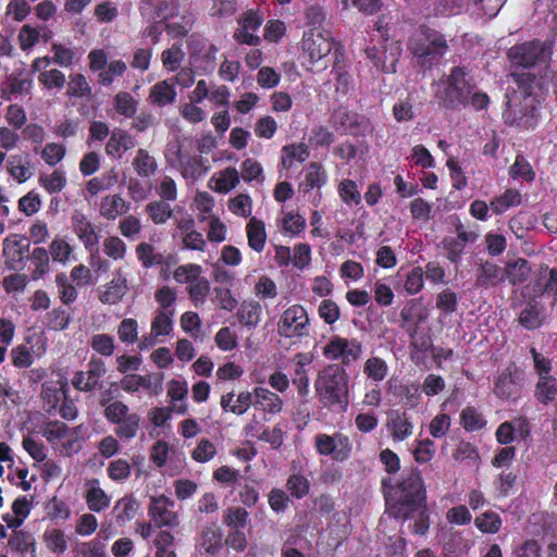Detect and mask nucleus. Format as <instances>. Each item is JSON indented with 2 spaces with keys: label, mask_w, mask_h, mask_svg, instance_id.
Returning a JSON list of instances; mask_svg holds the SVG:
<instances>
[{
  "label": "nucleus",
  "mask_w": 557,
  "mask_h": 557,
  "mask_svg": "<svg viewBox=\"0 0 557 557\" xmlns=\"http://www.w3.org/2000/svg\"><path fill=\"white\" fill-rule=\"evenodd\" d=\"M8 545L12 552L20 554L22 557H37L35 539L26 531H13Z\"/></svg>",
  "instance_id": "nucleus-32"
},
{
  "label": "nucleus",
  "mask_w": 557,
  "mask_h": 557,
  "mask_svg": "<svg viewBox=\"0 0 557 557\" xmlns=\"http://www.w3.org/2000/svg\"><path fill=\"white\" fill-rule=\"evenodd\" d=\"M89 510L100 512L110 506L111 498L100 486H91L85 496Z\"/></svg>",
  "instance_id": "nucleus-52"
},
{
  "label": "nucleus",
  "mask_w": 557,
  "mask_h": 557,
  "mask_svg": "<svg viewBox=\"0 0 557 557\" xmlns=\"http://www.w3.org/2000/svg\"><path fill=\"white\" fill-rule=\"evenodd\" d=\"M362 354V345L356 339L333 336L323 347V356L329 360H341L342 367L357 361Z\"/></svg>",
  "instance_id": "nucleus-10"
},
{
  "label": "nucleus",
  "mask_w": 557,
  "mask_h": 557,
  "mask_svg": "<svg viewBox=\"0 0 557 557\" xmlns=\"http://www.w3.org/2000/svg\"><path fill=\"white\" fill-rule=\"evenodd\" d=\"M187 47L190 64L198 73L206 75L215 70L219 49L209 39L199 34H193L187 39Z\"/></svg>",
  "instance_id": "nucleus-6"
},
{
  "label": "nucleus",
  "mask_w": 557,
  "mask_h": 557,
  "mask_svg": "<svg viewBox=\"0 0 557 557\" xmlns=\"http://www.w3.org/2000/svg\"><path fill=\"white\" fill-rule=\"evenodd\" d=\"M249 520L248 511L243 507H230L223 516V522L232 530L244 529Z\"/></svg>",
  "instance_id": "nucleus-56"
},
{
  "label": "nucleus",
  "mask_w": 557,
  "mask_h": 557,
  "mask_svg": "<svg viewBox=\"0 0 557 557\" xmlns=\"http://www.w3.org/2000/svg\"><path fill=\"white\" fill-rule=\"evenodd\" d=\"M127 280L121 273H117L100 292L99 300L106 305L117 304L127 293Z\"/></svg>",
  "instance_id": "nucleus-29"
},
{
  "label": "nucleus",
  "mask_w": 557,
  "mask_h": 557,
  "mask_svg": "<svg viewBox=\"0 0 557 557\" xmlns=\"http://www.w3.org/2000/svg\"><path fill=\"white\" fill-rule=\"evenodd\" d=\"M460 424L467 432H475L485 428L486 420L474 406H467L460 412Z\"/></svg>",
  "instance_id": "nucleus-43"
},
{
  "label": "nucleus",
  "mask_w": 557,
  "mask_h": 557,
  "mask_svg": "<svg viewBox=\"0 0 557 557\" xmlns=\"http://www.w3.org/2000/svg\"><path fill=\"white\" fill-rule=\"evenodd\" d=\"M363 373L369 380L381 382L388 374V366L381 357L372 356L366 360Z\"/></svg>",
  "instance_id": "nucleus-46"
},
{
  "label": "nucleus",
  "mask_w": 557,
  "mask_h": 557,
  "mask_svg": "<svg viewBox=\"0 0 557 557\" xmlns=\"http://www.w3.org/2000/svg\"><path fill=\"white\" fill-rule=\"evenodd\" d=\"M129 209L131 203L120 194H114L108 195L101 199L99 213L106 220L113 221L127 213Z\"/></svg>",
  "instance_id": "nucleus-27"
},
{
  "label": "nucleus",
  "mask_w": 557,
  "mask_h": 557,
  "mask_svg": "<svg viewBox=\"0 0 557 557\" xmlns=\"http://www.w3.org/2000/svg\"><path fill=\"white\" fill-rule=\"evenodd\" d=\"M7 170L18 183L26 182L32 175L29 171V162H23V158L18 154L11 156L8 159Z\"/></svg>",
  "instance_id": "nucleus-54"
},
{
  "label": "nucleus",
  "mask_w": 557,
  "mask_h": 557,
  "mask_svg": "<svg viewBox=\"0 0 557 557\" xmlns=\"http://www.w3.org/2000/svg\"><path fill=\"white\" fill-rule=\"evenodd\" d=\"M263 23V14L259 11L248 10L238 18L239 28L233 35L234 40L239 45L257 47L261 38L255 33Z\"/></svg>",
  "instance_id": "nucleus-13"
},
{
  "label": "nucleus",
  "mask_w": 557,
  "mask_h": 557,
  "mask_svg": "<svg viewBox=\"0 0 557 557\" xmlns=\"http://www.w3.org/2000/svg\"><path fill=\"white\" fill-rule=\"evenodd\" d=\"M334 45L331 34L319 29H310L309 33H305L302 38V49L313 63L326 57Z\"/></svg>",
  "instance_id": "nucleus-14"
},
{
  "label": "nucleus",
  "mask_w": 557,
  "mask_h": 557,
  "mask_svg": "<svg viewBox=\"0 0 557 557\" xmlns=\"http://www.w3.org/2000/svg\"><path fill=\"white\" fill-rule=\"evenodd\" d=\"M524 384L523 371L513 362L498 371L493 381L494 395L507 401H517L521 397Z\"/></svg>",
  "instance_id": "nucleus-5"
},
{
  "label": "nucleus",
  "mask_w": 557,
  "mask_h": 557,
  "mask_svg": "<svg viewBox=\"0 0 557 557\" xmlns=\"http://www.w3.org/2000/svg\"><path fill=\"white\" fill-rule=\"evenodd\" d=\"M223 531L216 523L203 525L196 537L195 547L200 555L214 557L223 549Z\"/></svg>",
  "instance_id": "nucleus-16"
},
{
  "label": "nucleus",
  "mask_w": 557,
  "mask_h": 557,
  "mask_svg": "<svg viewBox=\"0 0 557 557\" xmlns=\"http://www.w3.org/2000/svg\"><path fill=\"white\" fill-rule=\"evenodd\" d=\"M364 52L377 71L388 74L396 72V66L401 55V48L397 42H387L385 40L379 46L367 47Z\"/></svg>",
  "instance_id": "nucleus-11"
},
{
  "label": "nucleus",
  "mask_w": 557,
  "mask_h": 557,
  "mask_svg": "<svg viewBox=\"0 0 557 557\" xmlns=\"http://www.w3.org/2000/svg\"><path fill=\"white\" fill-rule=\"evenodd\" d=\"M246 233L249 247L257 252H261L267 240L264 222L252 216L246 225Z\"/></svg>",
  "instance_id": "nucleus-34"
},
{
  "label": "nucleus",
  "mask_w": 557,
  "mask_h": 557,
  "mask_svg": "<svg viewBox=\"0 0 557 557\" xmlns=\"http://www.w3.org/2000/svg\"><path fill=\"white\" fill-rule=\"evenodd\" d=\"M140 416L136 412L128 413L125 418L121 419L114 430L115 435L121 441H131L137 436L140 429Z\"/></svg>",
  "instance_id": "nucleus-40"
},
{
  "label": "nucleus",
  "mask_w": 557,
  "mask_h": 557,
  "mask_svg": "<svg viewBox=\"0 0 557 557\" xmlns=\"http://www.w3.org/2000/svg\"><path fill=\"white\" fill-rule=\"evenodd\" d=\"M180 170L184 178L198 181L207 174L209 166L207 165V160L202 157L193 156L181 160Z\"/></svg>",
  "instance_id": "nucleus-36"
},
{
  "label": "nucleus",
  "mask_w": 557,
  "mask_h": 557,
  "mask_svg": "<svg viewBox=\"0 0 557 557\" xmlns=\"http://www.w3.org/2000/svg\"><path fill=\"white\" fill-rule=\"evenodd\" d=\"M174 535L170 531H160L153 541L156 557H177L174 550Z\"/></svg>",
  "instance_id": "nucleus-57"
},
{
  "label": "nucleus",
  "mask_w": 557,
  "mask_h": 557,
  "mask_svg": "<svg viewBox=\"0 0 557 557\" xmlns=\"http://www.w3.org/2000/svg\"><path fill=\"white\" fill-rule=\"evenodd\" d=\"M546 320V308L539 299V295L529 297L519 311L517 322L528 331L541 329Z\"/></svg>",
  "instance_id": "nucleus-15"
},
{
  "label": "nucleus",
  "mask_w": 557,
  "mask_h": 557,
  "mask_svg": "<svg viewBox=\"0 0 557 557\" xmlns=\"http://www.w3.org/2000/svg\"><path fill=\"white\" fill-rule=\"evenodd\" d=\"M106 374L104 361L92 357L86 371H77L72 377V385L79 392H92L99 386L100 379Z\"/></svg>",
  "instance_id": "nucleus-17"
},
{
  "label": "nucleus",
  "mask_w": 557,
  "mask_h": 557,
  "mask_svg": "<svg viewBox=\"0 0 557 557\" xmlns=\"http://www.w3.org/2000/svg\"><path fill=\"white\" fill-rule=\"evenodd\" d=\"M315 450L320 456L331 457L334 461L347 460L352 451L349 437L341 432L332 435L319 433L314 436Z\"/></svg>",
  "instance_id": "nucleus-8"
},
{
  "label": "nucleus",
  "mask_w": 557,
  "mask_h": 557,
  "mask_svg": "<svg viewBox=\"0 0 557 557\" xmlns=\"http://www.w3.org/2000/svg\"><path fill=\"white\" fill-rule=\"evenodd\" d=\"M400 327L407 331L408 327H419L428 319L426 309L420 298L409 299L400 310Z\"/></svg>",
  "instance_id": "nucleus-24"
},
{
  "label": "nucleus",
  "mask_w": 557,
  "mask_h": 557,
  "mask_svg": "<svg viewBox=\"0 0 557 557\" xmlns=\"http://www.w3.org/2000/svg\"><path fill=\"white\" fill-rule=\"evenodd\" d=\"M256 409L271 414H278L283 410V400L274 392L265 387L257 386L253 388Z\"/></svg>",
  "instance_id": "nucleus-25"
},
{
  "label": "nucleus",
  "mask_w": 557,
  "mask_h": 557,
  "mask_svg": "<svg viewBox=\"0 0 557 557\" xmlns=\"http://www.w3.org/2000/svg\"><path fill=\"white\" fill-rule=\"evenodd\" d=\"M239 183V175L235 168L228 166L220 172L219 177L215 178L214 190L220 194H227L234 189Z\"/></svg>",
  "instance_id": "nucleus-58"
},
{
  "label": "nucleus",
  "mask_w": 557,
  "mask_h": 557,
  "mask_svg": "<svg viewBox=\"0 0 557 557\" xmlns=\"http://www.w3.org/2000/svg\"><path fill=\"white\" fill-rule=\"evenodd\" d=\"M185 53L182 49V45L173 44L171 48L165 49L161 53V62L165 70L175 72L181 67L184 61Z\"/></svg>",
  "instance_id": "nucleus-53"
},
{
  "label": "nucleus",
  "mask_w": 557,
  "mask_h": 557,
  "mask_svg": "<svg viewBox=\"0 0 557 557\" xmlns=\"http://www.w3.org/2000/svg\"><path fill=\"white\" fill-rule=\"evenodd\" d=\"M175 99L176 90L174 85L166 79L158 82L150 88L149 100L157 107L172 104Z\"/></svg>",
  "instance_id": "nucleus-33"
},
{
  "label": "nucleus",
  "mask_w": 557,
  "mask_h": 557,
  "mask_svg": "<svg viewBox=\"0 0 557 557\" xmlns=\"http://www.w3.org/2000/svg\"><path fill=\"white\" fill-rule=\"evenodd\" d=\"M309 317L301 305H293L285 309L277 323L281 337L293 338L309 335Z\"/></svg>",
  "instance_id": "nucleus-7"
},
{
  "label": "nucleus",
  "mask_w": 557,
  "mask_h": 557,
  "mask_svg": "<svg viewBox=\"0 0 557 557\" xmlns=\"http://www.w3.org/2000/svg\"><path fill=\"white\" fill-rule=\"evenodd\" d=\"M545 44L539 39L515 45L509 48L507 57L515 67L529 69L544 59Z\"/></svg>",
  "instance_id": "nucleus-12"
},
{
  "label": "nucleus",
  "mask_w": 557,
  "mask_h": 557,
  "mask_svg": "<svg viewBox=\"0 0 557 557\" xmlns=\"http://www.w3.org/2000/svg\"><path fill=\"white\" fill-rule=\"evenodd\" d=\"M338 194L343 202L346 205L359 206L361 203V194L357 183L352 180L345 178L338 185Z\"/></svg>",
  "instance_id": "nucleus-64"
},
{
  "label": "nucleus",
  "mask_w": 557,
  "mask_h": 557,
  "mask_svg": "<svg viewBox=\"0 0 557 557\" xmlns=\"http://www.w3.org/2000/svg\"><path fill=\"white\" fill-rule=\"evenodd\" d=\"M30 262L34 264V270L32 272L33 280H38L44 277L50 270V259L48 250L44 247H36L33 251L28 253V258Z\"/></svg>",
  "instance_id": "nucleus-41"
},
{
  "label": "nucleus",
  "mask_w": 557,
  "mask_h": 557,
  "mask_svg": "<svg viewBox=\"0 0 557 557\" xmlns=\"http://www.w3.org/2000/svg\"><path fill=\"white\" fill-rule=\"evenodd\" d=\"M71 221L73 231L83 243L85 249L90 253L97 252L99 236L87 215L79 210H75L72 214Z\"/></svg>",
  "instance_id": "nucleus-20"
},
{
  "label": "nucleus",
  "mask_w": 557,
  "mask_h": 557,
  "mask_svg": "<svg viewBox=\"0 0 557 557\" xmlns=\"http://www.w3.org/2000/svg\"><path fill=\"white\" fill-rule=\"evenodd\" d=\"M173 310L158 312L151 322V334L156 337L169 335L173 330Z\"/></svg>",
  "instance_id": "nucleus-60"
},
{
  "label": "nucleus",
  "mask_w": 557,
  "mask_h": 557,
  "mask_svg": "<svg viewBox=\"0 0 557 557\" xmlns=\"http://www.w3.org/2000/svg\"><path fill=\"white\" fill-rule=\"evenodd\" d=\"M407 48L423 67H432L448 52L446 37L440 30L420 25L409 37Z\"/></svg>",
  "instance_id": "nucleus-4"
},
{
  "label": "nucleus",
  "mask_w": 557,
  "mask_h": 557,
  "mask_svg": "<svg viewBox=\"0 0 557 557\" xmlns=\"http://www.w3.org/2000/svg\"><path fill=\"white\" fill-rule=\"evenodd\" d=\"M521 201V193L517 189L508 188L502 195L494 197L490 202V207L494 214L499 215L510 208L520 206Z\"/></svg>",
  "instance_id": "nucleus-35"
},
{
  "label": "nucleus",
  "mask_w": 557,
  "mask_h": 557,
  "mask_svg": "<svg viewBox=\"0 0 557 557\" xmlns=\"http://www.w3.org/2000/svg\"><path fill=\"white\" fill-rule=\"evenodd\" d=\"M533 292L539 296L546 295L552 299L550 306H557V268L542 265L540 276L533 283Z\"/></svg>",
  "instance_id": "nucleus-22"
},
{
  "label": "nucleus",
  "mask_w": 557,
  "mask_h": 557,
  "mask_svg": "<svg viewBox=\"0 0 557 557\" xmlns=\"http://www.w3.org/2000/svg\"><path fill=\"white\" fill-rule=\"evenodd\" d=\"M286 490L293 497L301 499L308 495L310 482L304 474L294 473L290 474L286 481Z\"/></svg>",
  "instance_id": "nucleus-62"
},
{
  "label": "nucleus",
  "mask_w": 557,
  "mask_h": 557,
  "mask_svg": "<svg viewBox=\"0 0 557 557\" xmlns=\"http://www.w3.org/2000/svg\"><path fill=\"white\" fill-rule=\"evenodd\" d=\"M66 95L70 98H85L91 96V87L85 75L81 73H74L70 75Z\"/></svg>",
  "instance_id": "nucleus-51"
},
{
  "label": "nucleus",
  "mask_w": 557,
  "mask_h": 557,
  "mask_svg": "<svg viewBox=\"0 0 557 557\" xmlns=\"http://www.w3.org/2000/svg\"><path fill=\"white\" fill-rule=\"evenodd\" d=\"M535 399L547 406L553 403L557 398V379L555 376H543L539 377L535 391H534Z\"/></svg>",
  "instance_id": "nucleus-37"
},
{
  "label": "nucleus",
  "mask_w": 557,
  "mask_h": 557,
  "mask_svg": "<svg viewBox=\"0 0 557 557\" xmlns=\"http://www.w3.org/2000/svg\"><path fill=\"white\" fill-rule=\"evenodd\" d=\"M134 146V139L128 132L115 128L110 134L106 145V153L113 158H121L124 151L132 149Z\"/></svg>",
  "instance_id": "nucleus-31"
},
{
  "label": "nucleus",
  "mask_w": 557,
  "mask_h": 557,
  "mask_svg": "<svg viewBox=\"0 0 557 557\" xmlns=\"http://www.w3.org/2000/svg\"><path fill=\"white\" fill-rule=\"evenodd\" d=\"M326 180V174L323 166L318 162H311L306 171L305 182L302 185L305 186V191H309L315 187L320 188Z\"/></svg>",
  "instance_id": "nucleus-59"
},
{
  "label": "nucleus",
  "mask_w": 557,
  "mask_h": 557,
  "mask_svg": "<svg viewBox=\"0 0 557 557\" xmlns=\"http://www.w3.org/2000/svg\"><path fill=\"white\" fill-rule=\"evenodd\" d=\"M136 256L146 269L154 265H161L164 261V256L154 251V247L148 243H140L136 247Z\"/></svg>",
  "instance_id": "nucleus-47"
},
{
  "label": "nucleus",
  "mask_w": 557,
  "mask_h": 557,
  "mask_svg": "<svg viewBox=\"0 0 557 557\" xmlns=\"http://www.w3.org/2000/svg\"><path fill=\"white\" fill-rule=\"evenodd\" d=\"M42 540L46 547L57 555H61L67 549V541L65 534L60 529L46 530L42 535Z\"/></svg>",
  "instance_id": "nucleus-49"
},
{
  "label": "nucleus",
  "mask_w": 557,
  "mask_h": 557,
  "mask_svg": "<svg viewBox=\"0 0 557 557\" xmlns=\"http://www.w3.org/2000/svg\"><path fill=\"white\" fill-rule=\"evenodd\" d=\"M39 184L48 194L52 195L60 193L65 187L66 177L62 171L55 170L51 174L40 175Z\"/></svg>",
  "instance_id": "nucleus-61"
},
{
  "label": "nucleus",
  "mask_w": 557,
  "mask_h": 557,
  "mask_svg": "<svg viewBox=\"0 0 557 557\" xmlns=\"http://www.w3.org/2000/svg\"><path fill=\"white\" fill-rule=\"evenodd\" d=\"M282 152V164L285 169H290L295 160L304 162L310 156V150L304 143L286 145L283 147Z\"/></svg>",
  "instance_id": "nucleus-42"
},
{
  "label": "nucleus",
  "mask_w": 557,
  "mask_h": 557,
  "mask_svg": "<svg viewBox=\"0 0 557 557\" xmlns=\"http://www.w3.org/2000/svg\"><path fill=\"white\" fill-rule=\"evenodd\" d=\"M138 509L139 503L136 498L133 495H125L115 503L113 513L117 522L124 523L134 519Z\"/></svg>",
  "instance_id": "nucleus-39"
},
{
  "label": "nucleus",
  "mask_w": 557,
  "mask_h": 557,
  "mask_svg": "<svg viewBox=\"0 0 557 557\" xmlns=\"http://www.w3.org/2000/svg\"><path fill=\"white\" fill-rule=\"evenodd\" d=\"M262 307L256 300H244L236 312L239 324L248 330L256 329L261 321Z\"/></svg>",
  "instance_id": "nucleus-30"
},
{
  "label": "nucleus",
  "mask_w": 557,
  "mask_h": 557,
  "mask_svg": "<svg viewBox=\"0 0 557 557\" xmlns=\"http://www.w3.org/2000/svg\"><path fill=\"white\" fill-rule=\"evenodd\" d=\"M474 524L482 533L495 534L502 529L503 520L497 512L487 510L474 519Z\"/></svg>",
  "instance_id": "nucleus-48"
},
{
  "label": "nucleus",
  "mask_w": 557,
  "mask_h": 557,
  "mask_svg": "<svg viewBox=\"0 0 557 557\" xmlns=\"http://www.w3.org/2000/svg\"><path fill=\"white\" fill-rule=\"evenodd\" d=\"M348 383V373L337 363L320 370L314 381V389L321 406L331 412H345L349 405Z\"/></svg>",
  "instance_id": "nucleus-2"
},
{
  "label": "nucleus",
  "mask_w": 557,
  "mask_h": 557,
  "mask_svg": "<svg viewBox=\"0 0 557 557\" xmlns=\"http://www.w3.org/2000/svg\"><path fill=\"white\" fill-rule=\"evenodd\" d=\"M48 253L54 262L66 264L73 253V247L63 237L57 236L50 243Z\"/></svg>",
  "instance_id": "nucleus-50"
},
{
  "label": "nucleus",
  "mask_w": 557,
  "mask_h": 557,
  "mask_svg": "<svg viewBox=\"0 0 557 557\" xmlns=\"http://www.w3.org/2000/svg\"><path fill=\"white\" fill-rule=\"evenodd\" d=\"M133 166L139 176L150 177L156 173L158 164L147 150L140 148L133 160Z\"/></svg>",
  "instance_id": "nucleus-45"
},
{
  "label": "nucleus",
  "mask_w": 557,
  "mask_h": 557,
  "mask_svg": "<svg viewBox=\"0 0 557 557\" xmlns=\"http://www.w3.org/2000/svg\"><path fill=\"white\" fill-rule=\"evenodd\" d=\"M29 239L20 234H11L3 239L2 258L4 265L11 271H22L28 258Z\"/></svg>",
  "instance_id": "nucleus-9"
},
{
  "label": "nucleus",
  "mask_w": 557,
  "mask_h": 557,
  "mask_svg": "<svg viewBox=\"0 0 557 557\" xmlns=\"http://www.w3.org/2000/svg\"><path fill=\"white\" fill-rule=\"evenodd\" d=\"M409 336V351L411 361L417 364H423L428 358V352L433 351V339L429 331L419 327H408L405 331Z\"/></svg>",
  "instance_id": "nucleus-18"
},
{
  "label": "nucleus",
  "mask_w": 557,
  "mask_h": 557,
  "mask_svg": "<svg viewBox=\"0 0 557 557\" xmlns=\"http://www.w3.org/2000/svg\"><path fill=\"white\" fill-rule=\"evenodd\" d=\"M531 265L528 260L519 258L512 263H508L504 270L505 276L512 285H521L528 281L531 274Z\"/></svg>",
  "instance_id": "nucleus-38"
},
{
  "label": "nucleus",
  "mask_w": 557,
  "mask_h": 557,
  "mask_svg": "<svg viewBox=\"0 0 557 557\" xmlns=\"http://www.w3.org/2000/svg\"><path fill=\"white\" fill-rule=\"evenodd\" d=\"M146 212L154 224H163L172 216L169 201L154 200L146 206Z\"/></svg>",
  "instance_id": "nucleus-55"
},
{
  "label": "nucleus",
  "mask_w": 557,
  "mask_h": 557,
  "mask_svg": "<svg viewBox=\"0 0 557 557\" xmlns=\"http://www.w3.org/2000/svg\"><path fill=\"white\" fill-rule=\"evenodd\" d=\"M55 285L60 300L64 305H70L76 300L78 293L65 273L61 272L55 275Z\"/></svg>",
  "instance_id": "nucleus-63"
},
{
  "label": "nucleus",
  "mask_w": 557,
  "mask_h": 557,
  "mask_svg": "<svg viewBox=\"0 0 557 557\" xmlns=\"http://www.w3.org/2000/svg\"><path fill=\"white\" fill-rule=\"evenodd\" d=\"M386 426L396 442L406 440L413 432V425L405 411H393L388 416Z\"/></svg>",
  "instance_id": "nucleus-28"
},
{
  "label": "nucleus",
  "mask_w": 557,
  "mask_h": 557,
  "mask_svg": "<svg viewBox=\"0 0 557 557\" xmlns=\"http://www.w3.org/2000/svg\"><path fill=\"white\" fill-rule=\"evenodd\" d=\"M508 173L512 180H523L527 183H532L536 176L531 163L521 153L516 156Z\"/></svg>",
  "instance_id": "nucleus-44"
},
{
  "label": "nucleus",
  "mask_w": 557,
  "mask_h": 557,
  "mask_svg": "<svg viewBox=\"0 0 557 557\" xmlns=\"http://www.w3.org/2000/svg\"><path fill=\"white\" fill-rule=\"evenodd\" d=\"M172 507L174 502L164 495L151 497L148 513L157 528L178 524V517L171 510Z\"/></svg>",
  "instance_id": "nucleus-19"
},
{
  "label": "nucleus",
  "mask_w": 557,
  "mask_h": 557,
  "mask_svg": "<svg viewBox=\"0 0 557 557\" xmlns=\"http://www.w3.org/2000/svg\"><path fill=\"white\" fill-rule=\"evenodd\" d=\"M505 278L504 270L491 261L480 260L475 269V285L480 288L497 286Z\"/></svg>",
  "instance_id": "nucleus-23"
},
{
  "label": "nucleus",
  "mask_w": 557,
  "mask_h": 557,
  "mask_svg": "<svg viewBox=\"0 0 557 557\" xmlns=\"http://www.w3.org/2000/svg\"><path fill=\"white\" fill-rule=\"evenodd\" d=\"M476 85L466 66H454L446 79L440 81L435 99L440 107L456 111L469 106V96Z\"/></svg>",
  "instance_id": "nucleus-3"
},
{
  "label": "nucleus",
  "mask_w": 557,
  "mask_h": 557,
  "mask_svg": "<svg viewBox=\"0 0 557 557\" xmlns=\"http://www.w3.org/2000/svg\"><path fill=\"white\" fill-rule=\"evenodd\" d=\"M331 123L335 131L351 136L363 135L366 125L360 121V116L345 108L334 110L331 115Z\"/></svg>",
  "instance_id": "nucleus-21"
},
{
  "label": "nucleus",
  "mask_w": 557,
  "mask_h": 557,
  "mask_svg": "<svg viewBox=\"0 0 557 557\" xmlns=\"http://www.w3.org/2000/svg\"><path fill=\"white\" fill-rule=\"evenodd\" d=\"M537 109L533 103L525 104L519 112H511L509 109L504 112L507 124L519 128H534L537 123Z\"/></svg>",
  "instance_id": "nucleus-26"
},
{
  "label": "nucleus",
  "mask_w": 557,
  "mask_h": 557,
  "mask_svg": "<svg viewBox=\"0 0 557 557\" xmlns=\"http://www.w3.org/2000/svg\"><path fill=\"white\" fill-rule=\"evenodd\" d=\"M382 490L388 511L396 519L409 520L425 506L426 490L419 469L413 468L398 482L382 479Z\"/></svg>",
  "instance_id": "nucleus-1"
}]
</instances>
